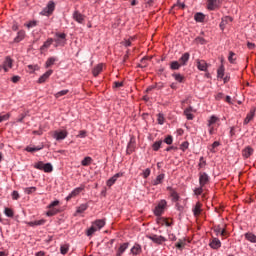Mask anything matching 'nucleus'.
Returning a JSON list of instances; mask_svg holds the SVG:
<instances>
[{"mask_svg":"<svg viewBox=\"0 0 256 256\" xmlns=\"http://www.w3.org/2000/svg\"><path fill=\"white\" fill-rule=\"evenodd\" d=\"M53 41H55L56 47H64V45L67 43V34L57 32Z\"/></svg>","mask_w":256,"mask_h":256,"instance_id":"nucleus-1","label":"nucleus"},{"mask_svg":"<svg viewBox=\"0 0 256 256\" xmlns=\"http://www.w3.org/2000/svg\"><path fill=\"white\" fill-rule=\"evenodd\" d=\"M165 207H167V201L161 200L156 206L154 210V214L157 215L158 217L163 215V212L165 211Z\"/></svg>","mask_w":256,"mask_h":256,"instance_id":"nucleus-2","label":"nucleus"},{"mask_svg":"<svg viewBox=\"0 0 256 256\" xmlns=\"http://www.w3.org/2000/svg\"><path fill=\"white\" fill-rule=\"evenodd\" d=\"M67 135H69L67 130H56L53 133V137L56 139V141H63V139H67Z\"/></svg>","mask_w":256,"mask_h":256,"instance_id":"nucleus-3","label":"nucleus"},{"mask_svg":"<svg viewBox=\"0 0 256 256\" xmlns=\"http://www.w3.org/2000/svg\"><path fill=\"white\" fill-rule=\"evenodd\" d=\"M147 237L148 239H150V241H153V243H157V245H161L162 243H165V241H167L165 237L156 234L149 235Z\"/></svg>","mask_w":256,"mask_h":256,"instance_id":"nucleus-4","label":"nucleus"},{"mask_svg":"<svg viewBox=\"0 0 256 256\" xmlns=\"http://www.w3.org/2000/svg\"><path fill=\"white\" fill-rule=\"evenodd\" d=\"M53 11H55V3L49 2L47 7L43 9L42 15L49 16L51 13H53Z\"/></svg>","mask_w":256,"mask_h":256,"instance_id":"nucleus-5","label":"nucleus"},{"mask_svg":"<svg viewBox=\"0 0 256 256\" xmlns=\"http://www.w3.org/2000/svg\"><path fill=\"white\" fill-rule=\"evenodd\" d=\"M199 183H200V187L207 185V183H209V175H207V173L205 172H200Z\"/></svg>","mask_w":256,"mask_h":256,"instance_id":"nucleus-6","label":"nucleus"},{"mask_svg":"<svg viewBox=\"0 0 256 256\" xmlns=\"http://www.w3.org/2000/svg\"><path fill=\"white\" fill-rule=\"evenodd\" d=\"M12 67H13V59L7 56L3 63V69L7 73V71H9V69H11Z\"/></svg>","mask_w":256,"mask_h":256,"instance_id":"nucleus-7","label":"nucleus"},{"mask_svg":"<svg viewBox=\"0 0 256 256\" xmlns=\"http://www.w3.org/2000/svg\"><path fill=\"white\" fill-rule=\"evenodd\" d=\"M83 187H78L75 188L67 197H66V201H71V199H73L74 197H77V195H79V193H81V191H83Z\"/></svg>","mask_w":256,"mask_h":256,"instance_id":"nucleus-8","label":"nucleus"},{"mask_svg":"<svg viewBox=\"0 0 256 256\" xmlns=\"http://www.w3.org/2000/svg\"><path fill=\"white\" fill-rule=\"evenodd\" d=\"M201 207H203V204H201V202H197L194 208L192 209L194 217H199V215H201V212L203 211Z\"/></svg>","mask_w":256,"mask_h":256,"instance_id":"nucleus-9","label":"nucleus"},{"mask_svg":"<svg viewBox=\"0 0 256 256\" xmlns=\"http://www.w3.org/2000/svg\"><path fill=\"white\" fill-rule=\"evenodd\" d=\"M209 64L205 60H197V69L199 71H207Z\"/></svg>","mask_w":256,"mask_h":256,"instance_id":"nucleus-10","label":"nucleus"},{"mask_svg":"<svg viewBox=\"0 0 256 256\" xmlns=\"http://www.w3.org/2000/svg\"><path fill=\"white\" fill-rule=\"evenodd\" d=\"M119 177H123V174L122 173H117L115 174L114 176H112L108 181H107V186L108 187H113V185H115L117 179Z\"/></svg>","mask_w":256,"mask_h":256,"instance_id":"nucleus-11","label":"nucleus"},{"mask_svg":"<svg viewBox=\"0 0 256 256\" xmlns=\"http://www.w3.org/2000/svg\"><path fill=\"white\" fill-rule=\"evenodd\" d=\"M51 75H53V70H48L46 73L40 76V78L38 79V83L40 84L45 83V81H47V79H49Z\"/></svg>","mask_w":256,"mask_h":256,"instance_id":"nucleus-12","label":"nucleus"},{"mask_svg":"<svg viewBox=\"0 0 256 256\" xmlns=\"http://www.w3.org/2000/svg\"><path fill=\"white\" fill-rule=\"evenodd\" d=\"M233 21V18L229 17V16H225L222 18V21L220 23V29L221 31H224L225 29V25H227L228 23H231Z\"/></svg>","mask_w":256,"mask_h":256,"instance_id":"nucleus-13","label":"nucleus"},{"mask_svg":"<svg viewBox=\"0 0 256 256\" xmlns=\"http://www.w3.org/2000/svg\"><path fill=\"white\" fill-rule=\"evenodd\" d=\"M73 19H75L77 23H83L85 21V16H83L81 12L75 11L73 14Z\"/></svg>","mask_w":256,"mask_h":256,"instance_id":"nucleus-14","label":"nucleus"},{"mask_svg":"<svg viewBox=\"0 0 256 256\" xmlns=\"http://www.w3.org/2000/svg\"><path fill=\"white\" fill-rule=\"evenodd\" d=\"M129 248V243H123L120 245V247L118 248V251L116 253V256H121L125 253V251H127V249Z\"/></svg>","mask_w":256,"mask_h":256,"instance_id":"nucleus-15","label":"nucleus"},{"mask_svg":"<svg viewBox=\"0 0 256 256\" xmlns=\"http://www.w3.org/2000/svg\"><path fill=\"white\" fill-rule=\"evenodd\" d=\"M209 245L212 249H219L221 247V240L219 238H213Z\"/></svg>","mask_w":256,"mask_h":256,"instance_id":"nucleus-16","label":"nucleus"},{"mask_svg":"<svg viewBox=\"0 0 256 256\" xmlns=\"http://www.w3.org/2000/svg\"><path fill=\"white\" fill-rule=\"evenodd\" d=\"M142 251L143 249L141 248V245L137 243L131 248L132 255H141Z\"/></svg>","mask_w":256,"mask_h":256,"instance_id":"nucleus-17","label":"nucleus"},{"mask_svg":"<svg viewBox=\"0 0 256 256\" xmlns=\"http://www.w3.org/2000/svg\"><path fill=\"white\" fill-rule=\"evenodd\" d=\"M253 151L254 150L251 148V146H248L242 151V155L245 157V159H249V157L253 155Z\"/></svg>","mask_w":256,"mask_h":256,"instance_id":"nucleus-18","label":"nucleus"},{"mask_svg":"<svg viewBox=\"0 0 256 256\" xmlns=\"http://www.w3.org/2000/svg\"><path fill=\"white\" fill-rule=\"evenodd\" d=\"M25 39V31L20 30L14 38V43H21Z\"/></svg>","mask_w":256,"mask_h":256,"instance_id":"nucleus-19","label":"nucleus"},{"mask_svg":"<svg viewBox=\"0 0 256 256\" xmlns=\"http://www.w3.org/2000/svg\"><path fill=\"white\" fill-rule=\"evenodd\" d=\"M164 179H165V174H160L156 177L155 180L152 181V185L154 186L161 185Z\"/></svg>","mask_w":256,"mask_h":256,"instance_id":"nucleus-20","label":"nucleus"},{"mask_svg":"<svg viewBox=\"0 0 256 256\" xmlns=\"http://www.w3.org/2000/svg\"><path fill=\"white\" fill-rule=\"evenodd\" d=\"M172 77L177 81L178 83H185V76L181 75L180 73H173Z\"/></svg>","mask_w":256,"mask_h":256,"instance_id":"nucleus-21","label":"nucleus"},{"mask_svg":"<svg viewBox=\"0 0 256 256\" xmlns=\"http://www.w3.org/2000/svg\"><path fill=\"white\" fill-rule=\"evenodd\" d=\"M101 71H103V64H98L96 67L93 68L92 74L94 77H97L99 73H101Z\"/></svg>","mask_w":256,"mask_h":256,"instance_id":"nucleus-22","label":"nucleus"},{"mask_svg":"<svg viewBox=\"0 0 256 256\" xmlns=\"http://www.w3.org/2000/svg\"><path fill=\"white\" fill-rule=\"evenodd\" d=\"M189 57H190V55H189V53H184L182 56H181V58L179 59V63L181 64V65H187V61H189Z\"/></svg>","mask_w":256,"mask_h":256,"instance_id":"nucleus-23","label":"nucleus"},{"mask_svg":"<svg viewBox=\"0 0 256 256\" xmlns=\"http://www.w3.org/2000/svg\"><path fill=\"white\" fill-rule=\"evenodd\" d=\"M91 163H93V158L87 156L85 157L82 161H81V165L83 167H89V165H91Z\"/></svg>","mask_w":256,"mask_h":256,"instance_id":"nucleus-24","label":"nucleus"},{"mask_svg":"<svg viewBox=\"0 0 256 256\" xmlns=\"http://www.w3.org/2000/svg\"><path fill=\"white\" fill-rule=\"evenodd\" d=\"M215 123H219V117L213 115L208 120V127H213L215 125Z\"/></svg>","mask_w":256,"mask_h":256,"instance_id":"nucleus-25","label":"nucleus"},{"mask_svg":"<svg viewBox=\"0 0 256 256\" xmlns=\"http://www.w3.org/2000/svg\"><path fill=\"white\" fill-rule=\"evenodd\" d=\"M53 41H54L53 38H49L48 40H46L44 42V44L42 45L41 50L43 51L45 49H49V47H51V45H53Z\"/></svg>","mask_w":256,"mask_h":256,"instance_id":"nucleus-26","label":"nucleus"},{"mask_svg":"<svg viewBox=\"0 0 256 256\" xmlns=\"http://www.w3.org/2000/svg\"><path fill=\"white\" fill-rule=\"evenodd\" d=\"M181 64H180V62H178V61H173V62H171V64H170V69H172V71H177V70H179V69H181Z\"/></svg>","mask_w":256,"mask_h":256,"instance_id":"nucleus-27","label":"nucleus"},{"mask_svg":"<svg viewBox=\"0 0 256 256\" xmlns=\"http://www.w3.org/2000/svg\"><path fill=\"white\" fill-rule=\"evenodd\" d=\"M194 19L198 23H203V21H205V14H203V13H196L195 16H194Z\"/></svg>","mask_w":256,"mask_h":256,"instance_id":"nucleus-28","label":"nucleus"},{"mask_svg":"<svg viewBox=\"0 0 256 256\" xmlns=\"http://www.w3.org/2000/svg\"><path fill=\"white\" fill-rule=\"evenodd\" d=\"M95 227L99 231L100 229H103L105 227V221L104 220H96L94 223Z\"/></svg>","mask_w":256,"mask_h":256,"instance_id":"nucleus-29","label":"nucleus"},{"mask_svg":"<svg viewBox=\"0 0 256 256\" xmlns=\"http://www.w3.org/2000/svg\"><path fill=\"white\" fill-rule=\"evenodd\" d=\"M245 237L247 241H250V243H256V236L253 233H246Z\"/></svg>","mask_w":256,"mask_h":256,"instance_id":"nucleus-30","label":"nucleus"},{"mask_svg":"<svg viewBox=\"0 0 256 256\" xmlns=\"http://www.w3.org/2000/svg\"><path fill=\"white\" fill-rule=\"evenodd\" d=\"M255 117V111H251L244 120V125H248V123Z\"/></svg>","mask_w":256,"mask_h":256,"instance_id":"nucleus-31","label":"nucleus"},{"mask_svg":"<svg viewBox=\"0 0 256 256\" xmlns=\"http://www.w3.org/2000/svg\"><path fill=\"white\" fill-rule=\"evenodd\" d=\"M44 173H51L53 172V165L51 163L44 164V168L42 170Z\"/></svg>","mask_w":256,"mask_h":256,"instance_id":"nucleus-32","label":"nucleus"},{"mask_svg":"<svg viewBox=\"0 0 256 256\" xmlns=\"http://www.w3.org/2000/svg\"><path fill=\"white\" fill-rule=\"evenodd\" d=\"M96 231H99V230L97 229V226H95L94 224H92V226L87 230L86 235H87L88 237H91V235H93V233H96Z\"/></svg>","mask_w":256,"mask_h":256,"instance_id":"nucleus-33","label":"nucleus"},{"mask_svg":"<svg viewBox=\"0 0 256 256\" xmlns=\"http://www.w3.org/2000/svg\"><path fill=\"white\" fill-rule=\"evenodd\" d=\"M219 145H221V143L219 141H215L209 148V151L211 153H217V147H219Z\"/></svg>","mask_w":256,"mask_h":256,"instance_id":"nucleus-34","label":"nucleus"},{"mask_svg":"<svg viewBox=\"0 0 256 256\" xmlns=\"http://www.w3.org/2000/svg\"><path fill=\"white\" fill-rule=\"evenodd\" d=\"M55 61H57V58L55 57H50L46 61V68L49 69L52 65H55Z\"/></svg>","mask_w":256,"mask_h":256,"instance_id":"nucleus-35","label":"nucleus"},{"mask_svg":"<svg viewBox=\"0 0 256 256\" xmlns=\"http://www.w3.org/2000/svg\"><path fill=\"white\" fill-rule=\"evenodd\" d=\"M41 149H43V146H37V147L28 146L26 148V151H28V153H35V151H41Z\"/></svg>","mask_w":256,"mask_h":256,"instance_id":"nucleus-36","label":"nucleus"},{"mask_svg":"<svg viewBox=\"0 0 256 256\" xmlns=\"http://www.w3.org/2000/svg\"><path fill=\"white\" fill-rule=\"evenodd\" d=\"M30 227H35V226H40V225H45V220H36L34 222H29Z\"/></svg>","mask_w":256,"mask_h":256,"instance_id":"nucleus-37","label":"nucleus"},{"mask_svg":"<svg viewBox=\"0 0 256 256\" xmlns=\"http://www.w3.org/2000/svg\"><path fill=\"white\" fill-rule=\"evenodd\" d=\"M89 208V205L87 204H81L78 208L76 213H85V211H87V209Z\"/></svg>","mask_w":256,"mask_h":256,"instance_id":"nucleus-38","label":"nucleus"},{"mask_svg":"<svg viewBox=\"0 0 256 256\" xmlns=\"http://www.w3.org/2000/svg\"><path fill=\"white\" fill-rule=\"evenodd\" d=\"M68 252H69V245L68 244H64L60 247V253L62 255H67Z\"/></svg>","mask_w":256,"mask_h":256,"instance_id":"nucleus-39","label":"nucleus"},{"mask_svg":"<svg viewBox=\"0 0 256 256\" xmlns=\"http://www.w3.org/2000/svg\"><path fill=\"white\" fill-rule=\"evenodd\" d=\"M67 93H69V90H62V91H59L56 94H54V97L56 99H59L60 97L67 95Z\"/></svg>","mask_w":256,"mask_h":256,"instance_id":"nucleus-40","label":"nucleus"},{"mask_svg":"<svg viewBox=\"0 0 256 256\" xmlns=\"http://www.w3.org/2000/svg\"><path fill=\"white\" fill-rule=\"evenodd\" d=\"M163 144V141L159 140L157 142H155L152 145L153 151H159V149H161V145Z\"/></svg>","mask_w":256,"mask_h":256,"instance_id":"nucleus-41","label":"nucleus"},{"mask_svg":"<svg viewBox=\"0 0 256 256\" xmlns=\"http://www.w3.org/2000/svg\"><path fill=\"white\" fill-rule=\"evenodd\" d=\"M184 115L186 116V118L188 119V121H192L193 115L191 114V108H187V109L184 111Z\"/></svg>","mask_w":256,"mask_h":256,"instance_id":"nucleus-42","label":"nucleus"},{"mask_svg":"<svg viewBox=\"0 0 256 256\" xmlns=\"http://www.w3.org/2000/svg\"><path fill=\"white\" fill-rule=\"evenodd\" d=\"M50 210L47 212L48 217H53V215H57L59 213V210L57 208H49Z\"/></svg>","mask_w":256,"mask_h":256,"instance_id":"nucleus-43","label":"nucleus"},{"mask_svg":"<svg viewBox=\"0 0 256 256\" xmlns=\"http://www.w3.org/2000/svg\"><path fill=\"white\" fill-rule=\"evenodd\" d=\"M157 121L159 125H163L165 123V116L162 113L157 115Z\"/></svg>","mask_w":256,"mask_h":256,"instance_id":"nucleus-44","label":"nucleus"},{"mask_svg":"<svg viewBox=\"0 0 256 256\" xmlns=\"http://www.w3.org/2000/svg\"><path fill=\"white\" fill-rule=\"evenodd\" d=\"M217 75L220 79H223L224 75H225V68L223 66H221L218 70H217Z\"/></svg>","mask_w":256,"mask_h":256,"instance_id":"nucleus-45","label":"nucleus"},{"mask_svg":"<svg viewBox=\"0 0 256 256\" xmlns=\"http://www.w3.org/2000/svg\"><path fill=\"white\" fill-rule=\"evenodd\" d=\"M44 167H45V163H43L42 161L34 164V168L39 169L40 171H43Z\"/></svg>","mask_w":256,"mask_h":256,"instance_id":"nucleus-46","label":"nucleus"},{"mask_svg":"<svg viewBox=\"0 0 256 256\" xmlns=\"http://www.w3.org/2000/svg\"><path fill=\"white\" fill-rule=\"evenodd\" d=\"M4 214L6 215V217H13L15 215L11 208H5Z\"/></svg>","mask_w":256,"mask_h":256,"instance_id":"nucleus-47","label":"nucleus"},{"mask_svg":"<svg viewBox=\"0 0 256 256\" xmlns=\"http://www.w3.org/2000/svg\"><path fill=\"white\" fill-rule=\"evenodd\" d=\"M176 249H179L181 251V249H183V247H185V241L183 240H179L176 244H175Z\"/></svg>","mask_w":256,"mask_h":256,"instance_id":"nucleus-48","label":"nucleus"},{"mask_svg":"<svg viewBox=\"0 0 256 256\" xmlns=\"http://www.w3.org/2000/svg\"><path fill=\"white\" fill-rule=\"evenodd\" d=\"M25 193H27V195H31V193H35V191H37V188L36 187H28V188H25Z\"/></svg>","mask_w":256,"mask_h":256,"instance_id":"nucleus-49","label":"nucleus"},{"mask_svg":"<svg viewBox=\"0 0 256 256\" xmlns=\"http://www.w3.org/2000/svg\"><path fill=\"white\" fill-rule=\"evenodd\" d=\"M180 149L182 151H187V149H189V142H183L181 145H180Z\"/></svg>","mask_w":256,"mask_h":256,"instance_id":"nucleus-50","label":"nucleus"},{"mask_svg":"<svg viewBox=\"0 0 256 256\" xmlns=\"http://www.w3.org/2000/svg\"><path fill=\"white\" fill-rule=\"evenodd\" d=\"M77 137H79L80 139H85L87 137V131L81 130Z\"/></svg>","mask_w":256,"mask_h":256,"instance_id":"nucleus-51","label":"nucleus"},{"mask_svg":"<svg viewBox=\"0 0 256 256\" xmlns=\"http://www.w3.org/2000/svg\"><path fill=\"white\" fill-rule=\"evenodd\" d=\"M164 143H166V145H171L173 143V136L166 137Z\"/></svg>","mask_w":256,"mask_h":256,"instance_id":"nucleus-52","label":"nucleus"},{"mask_svg":"<svg viewBox=\"0 0 256 256\" xmlns=\"http://www.w3.org/2000/svg\"><path fill=\"white\" fill-rule=\"evenodd\" d=\"M235 53L230 52L229 57H228V61H230V63H235Z\"/></svg>","mask_w":256,"mask_h":256,"instance_id":"nucleus-53","label":"nucleus"},{"mask_svg":"<svg viewBox=\"0 0 256 256\" xmlns=\"http://www.w3.org/2000/svg\"><path fill=\"white\" fill-rule=\"evenodd\" d=\"M9 114H4L0 116V123H3V121H7L9 119Z\"/></svg>","mask_w":256,"mask_h":256,"instance_id":"nucleus-54","label":"nucleus"},{"mask_svg":"<svg viewBox=\"0 0 256 256\" xmlns=\"http://www.w3.org/2000/svg\"><path fill=\"white\" fill-rule=\"evenodd\" d=\"M149 175H151V169L147 168V169L144 170V172H143V177H144V179H147V177H149Z\"/></svg>","mask_w":256,"mask_h":256,"instance_id":"nucleus-55","label":"nucleus"},{"mask_svg":"<svg viewBox=\"0 0 256 256\" xmlns=\"http://www.w3.org/2000/svg\"><path fill=\"white\" fill-rule=\"evenodd\" d=\"M135 40V38H130L124 42L125 47H131V43Z\"/></svg>","mask_w":256,"mask_h":256,"instance_id":"nucleus-56","label":"nucleus"},{"mask_svg":"<svg viewBox=\"0 0 256 256\" xmlns=\"http://www.w3.org/2000/svg\"><path fill=\"white\" fill-rule=\"evenodd\" d=\"M57 205H59V201L55 200L48 207H49V209H55V207H57Z\"/></svg>","mask_w":256,"mask_h":256,"instance_id":"nucleus-57","label":"nucleus"},{"mask_svg":"<svg viewBox=\"0 0 256 256\" xmlns=\"http://www.w3.org/2000/svg\"><path fill=\"white\" fill-rule=\"evenodd\" d=\"M19 192L18 191H13L12 192V199H14V201H17V199H19Z\"/></svg>","mask_w":256,"mask_h":256,"instance_id":"nucleus-58","label":"nucleus"},{"mask_svg":"<svg viewBox=\"0 0 256 256\" xmlns=\"http://www.w3.org/2000/svg\"><path fill=\"white\" fill-rule=\"evenodd\" d=\"M36 26H37L36 21H31L26 25V27H28V29H31L32 27H36Z\"/></svg>","mask_w":256,"mask_h":256,"instance_id":"nucleus-59","label":"nucleus"},{"mask_svg":"<svg viewBox=\"0 0 256 256\" xmlns=\"http://www.w3.org/2000/svg\"><path fill=\"white\" fill-rule=\"evenodd\" d=\"M195 195H201L203 193V187L200 186L199 188L194 190Z\"/></svg>","mask_w":256,"mask_h":256,"instance_id":"nucleus-60","label":"nucleus"},{"mask_svg":"<svg viewBox=\"0 0 256 256\" xmlns=\"http://www.w3.org/2000/svg\"><path fill=\"white\" fill-rule=\"evenodd\" d=\"M147 58H142L141 59V64H139V67L143 68V67H147Z\"/></svg>","mask_w":256,"mask_h":256,"instance_id":"nucleus-61","label":"nucleus"},{"mask_svg":"<svg viewBox=\"0 0 256 256\" xmlns=\"http://www.w3.org/2000/svg\"><path fill=\"white\" fill-rule=\"evenodd\" d=\"M205 165H206L205 158L200 157L199 167L203 168L205 167Z\"/></svg>","mask_w":256,"mask_h":256,"instance_id":"nucleus-62","label":"nucleus"},{"mask_svg":"<svg viewBox=\"0 0 256 256\" xmlns=\"http://www.w3.org/2000/svg\"><path fill=\"white\" fill-rule=\"evenodd\" d=\"M120 87H123V82H114V89H119Z\"/></svg>","mask_w":256,"mask_h":256,"instance_id":"nucleus-63","label":"nucleus"},{"mask_svg":"<svg viewBox=\"0 0 256 256\" xmlns=\"http://www.w3.org/2000/svg\"><path fill=\"white\" fill-rule=\"evenodd\" d=\"M172 199H173V201H179V194H177V192H173Z\"/></svg>","mask_w":256,"mask_h":256,"instance_id":"nucleus-64","label":"nucleus"}]
</instances>
